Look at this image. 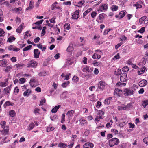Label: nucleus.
<instances>
[{
    "mask_svg": "<svg viewBox=\"0 0 148 148\" xmlns=\"http://www.w3.org/2000/svg\"><path fill=\"white\" fill-rule=\"evenodd\" d=\"M110 147H112L117 145L119 143V140L117 138H114L108 141Z\"/></svg>",
    "mask_w": 148,
    "mask_h": 148,
    "instance_id": "1",
    "label": "nucleus"
},
{
    "mask_svg": "<svg viewBox=\"0 0 148 148\" xmlns=\"http://www.w3.org/2000/svg\"><path fill=\"white\" fill-rule=\"evenodd\" d=\"M6 124V122L5 121H2L0 123V125L2 128L3 129V130L1 131V132L4 135H6L9 131L7 126H5Z\"/></svg>",
    "mask_w": 148,
    "mask_h": 148,
    "instance_id": "2",
    "label": "nucleus"
},
{
    "mask_svg": "<svg viewBox=\"0 0 148 148\" xmlns=\"http://www.w3.org/2000/svg\"><path fill=\"white\" fill-rule=\"evenodd\" d=\"M37 64L38 63L36 62L34 60H31L28 62L27 67L35 68L36 67Z\"/></svg>",
    "mask_w": 148,
    "mask_h": 148,
    "instance_id": "3",
    "label": "nucleus"
},
{
    "mask_svg": "<svg viewBox=\"0 0 148 148\" xmlns=\"http://www.w3.org/2000/svg\"><path fill=\"white\" fill-rule=\"evenodd\" d=\"M133 91L127 88H126L124 90V94L125 96H128L129 95H131L133 94Z\"/></svg>",
    "mask_w": 148,
    "mask_h": 148,
    "instance_id": "4",
    "label": "nucleus"
},
{
    "mask_svg": "<svg viewBox=\"0 0 148 148\" xmlns=\"http://www.w3.org/2000/svg\"><path fill=\"white\" fill-rule=\"evenodd\" d=\"M108 9V5L106 4H104L102 5L99 8L97 9L98 11H103L107 10Z\"/></svg>",
    "mask_w": 148,
    "mask_h": 148,
    "instance_id": "5",
    "label": "nucleus"
},
{
    "mask_svg": "<svg viewBox=\"0 0 148 148\" xmlns=\"http://www.w3.org/2000/svg\"><path fill=\"white\" fill-rule=\"evenodd\" d=\"M105 85V83L102 81H100L98 84V88L99 89L103 90L104 88Z\"/></svg>",
    "mask_w": 148,
    "mask_h": 148,
    "instance_id": "6",
    "label": "nucleus"
},
{
    "mask_svg": "<svg viewBox=\"0 0 148 148\" xmlns=\"http://www.w3.org/2000/svg\"><path fill=\"white\" fill-rule=\"evenodd\" d=\"M120 79L121 82H125L127 80V77L126 73L122 74L120 77Z\"/></svg>",
    "mask_w": 148,
    "mask_h": 148,
    "instance_id": "7",
    "label": "nucleus"
},
{
    "mask_svg": "<svg viewBox=\"0 0 148 148\" xmlns=\"http://www.w3.org/2000/svg\"><path fill=\"white\" fill-rule=\"evenodd\" d=\"M84 148H92L93 147V144L91 143H87L83 145Z\"/></svg>",
    "mask_w": 148,
    "mask_h": 148,
    "instance_id": "8",
    "label": "nucleus"
},
{
    "mask_svg": "<svg viewBox=\"0 0 148 148\" xmlns=\"http://www.w3.org/2000/svg\"><path fill=\"white\" fill-rule=\"evenodd\" d=\"M34 57L35 58H38L39 57L40 54V52L39 51V50L38 49H35L34 51Z\"/></svg>",
    "mask_w": 148,
    "mask_h": 148,
    "instance_id": "9",
    "label": "nucleus"
},
{
    "mask_svg": "<svg viewBox=\"0 0 148 148\" xmlns=\"http://www.w3.org/2000/svg\"><path fill=\"white\" fill-rule=\"evenodd\" d=\"M147 83V81L145 79L140 81L139 83V85L140 87H144L145 86Z\"/></svg>",
    "mask_w": 148,
    "mask_h": 148,
    "instance_id": "10",
    "label": "nucleus"
},
{
    "mask_svg": "<svg viewBox=\"0 0 148 148\" xmlns=\"http://www.w3.org/2000/svg\"><path fill=\"white\" fill-rule=\"evenodd\" d=\"M7 61L5 59L0 60V65L2 67H5L7 66Z\"/></svg>",
    "mask_w": 148,
    "mask_h": 148,
    "instance_id": "11",
    "label": "nucleus"
},
{
    "mask_svg": "<svg viewBox=\"0 0 148 148\" xmlns=\"http://www.w3.org/2000/svg\"><path fill=\"white\" fill-rule=\"evenodd\" d=\"M11 86H9L5 88L4 89L5 93L6 94H8L9 93L11 90Z\"/></svg>",
    "mask_w": 148,
    "mask_h": 148,
    "instance_id": "12",
    "label": "nucleus"
},
{
    "mask_svg": "<svg viewBox=\"0 0 148 148\" xmlns=\"http://www.w3.org/2000/svg\"><path fill=\"white\" fill-rule=\"evenodd\" d=\"M143 3L142 1L140 0L138 1L137 3L134 4V5L137 8H140L142 7L141 4Z\"/></svg>",
    "mask_w": 148,
    "mask_h": 148,
    "instance_id": "13",
    "label": "nucleus"
},
{
    "mask_svg": "<svg viewBox=\"0 0 148 148\" xmlns=\"http://www.w3.org/2000/svg\"><path fill=\"white\" fill-rule=\"evenodd\" d=\"M125 11H121L119 14V17L120 19L122 18L125 15Z\"/></svg>",
    "mask_w": 148,
    "mask_h": 148,
    "instance_id": "14",
    "label": "nucleus"
},
{
    "mask_svg": "<svg viewBox=\"0 0 148 148\" xmlns=\"http://www.w3.org/2000/svg\"><path fill=\"white\" fill-rule=\"evenodd\" d=\"M92 70L91 68L89 70V67L88 66H86L85 68H83L82 69V71L85 72H86L88 71L91 72Z\"/></svg>",
    "mask_w": 148,
    "mask_h": 148,
    "instance_id": "15",
    "label": "nucleus"
},
{
    "mask_svg": "<svg viewBox=\"0 0 148 148\" xmlns=\"http://www.w3.org/2000/svg\"><path fill=\"white\" fill-rule=\"evenodd\" d=\"M60 107V105H58L55 106L54 108L52 109L51 110L52 112L54 113H56L57 111L59 108Z\"/></svg>",
    "mask_w": 148,
    "mask_h": 148,
    "instance_id": "16",
    "label": "nucleus"
},
{
    "mask_svg": "<svg viewBox=\"0 0 148 148\" xmlns=\"http://www.w3.org/2000/svg\"><path fill=\"white\" fill-rule=\"evenodd\" d=\"M112 99V98L110 97L108 98L105 100L104 103L105 104L108 105L110 103L111 100Z\"/></svg>",
    "mask_w": 148,
    "mask_h": 148,
    "instance_id": "17",
    "label": "nucleus"
},
{
    "mask_svg": "<svg viewBox=\"0 0 148 148\" xmlns=\"http://www.w3.org/2000/svg\"><path fill=\"white\" fill-rule=\"evenodd\" d=\"M74 113V111L73 110H71L68 111L66 114L68 117H71L73 116V114Z\"/></svg>",
    "mask_w": 148,
    "mask_h": 148,
    "instance_id": "18",
    "label": "nucleus"
},
{
    "mask_svg": "<svg viewBox=\"0 0 148 148\" xmlns=\"http://www.w3.org/2000/svg\"><path fill=\"white\" fill-rule=\"evenodd\" d=\"M142 105L143 107L145 108L146 106L148 105V100H146L142 101Z\"/></svg>",
    "mask_w": 148,
    "mask_h": 148,
    "instance_id": "19",
    "label": "nucleus"
},
{
    "mask_svg": "<svg viewBox=\"0 0 148 148\" xmlns=\"http://www.w3.org/2000/svg\"><path fill=\"white\" fill-rule=\"evenodd\" d=\"M14 103H10V101H7L5 103L4 105V108H5L6 106H9L10 105L11 106H13Z\"/></svg>",
    "mask_w": 148,
    "mask_h": 148,
    "instance_id": "20",
    "label": "nucleus"
},
{
    "mask_svg": "<svg viewBox=\"0 0 148 148\" xmlns=\"http://www.w3.org/2000/svg\"><path fill=\"white\" fill-rule=\"evenodd\" d=\"M67 146V145L62 143H60L58 144L59 147L61 148H66Z\"/></svg>",
    "mask_w": 148,
    "mask_h": 148,
    "instance_id": "21",
    "label": "nucleus"
},
{
    "mask_svg": "<svg viewBox=\"0 0 148 148\" xmlns=\"http://www.w3.org/2000/svg\"><path fill=\"white\" fill-rule=\"evenodd\" d=\"M15 39L16 38H15V37H14L10 36L8 38L7 40V42H11L13 41H14Z\"/></svg>",
    "mask_w": 148,
    "mask_h": 148,
    "instance_id": "22",
    "label": "nucleus"
},
{
    "mask_svg": "<svg viewBox=\"0 0 148 148\" xmlns=\"http://www.w3.org/2000/svg\"><path fill=\"white\" fill-rule=\"evenodd\" d=\"M31 92V91L29 89L27 90L24 92L23 95L25 96H28Z\"/></svg>",
    "mask_w": 148,
    "mask_h": 148,
    "instance_id": "23",
    "label": "nucleus"
},
{
    "mask_svg": "<svg viewBox=\"0 0 148 148\" xmlns=\"http://www.w3.org/2000/svg\"><path fill=\"white\" fill-rule=\"evenodd\" d=\"M7 81H6L5 82H0V86L2 87H4L7 85Z\"/></svg>",
    "mask_w": 148,
    "mask_h": 148,
    "instance_id": "24",
    "label": "nucleus"
},
{
    "mask_svg": "<svg viewBox=\"0 0 148 148\" xmlns=\"http://www.w3.org/2000/svg\"><path fill=\"white\" fill-rule=\"evenodd\" d=\"M147 17L146 16H144L141 17L139 20V22L140 24H142L146 18Z\"/></svg>",
    "mask_w": 148,
    "mask_h": 148,
    "instance_id": "25",
    "label": "nucleus"
},
{
    "mask_svg": "<svg viewBox=\"0 0 148 148\" xmlns=\"http://www.w3.org/2000/svg\"><path fill=\"white\" fill-rule=\"evenodd\" d=\"M101 57V56L100 55L94 53L92 56V58L94 59L98 58V59L100 58Z\"/></svg>",
    "mask_w": 148,
    "mask_h": 148,
    "instance_id": "26",
    "label": "nucleus"
},
{
    "mask_svg": "<svg viewBox=\"0 0 148 148\" xmlns=\"http://www.w3.org/2000/svg\"><path fill=\"white\" fill-rule=\"evenodd\" d=\"M15 114V112L13 110H11L9 112V115L12 117H14Z\"/></svg>",
    "mask_w": 148,
    "mask_h": 148,
    "instance_id": "27",
    "label": "nucleus"
},
{
    "mask_svg": "<svg viewBox=\"0 0 148 148\" xmlns=\"http://www.w3.org/2000/svg\"><path fill=\"white\" fill-rule=\"evenodd\" d=\"M118 6L115 5H113L111 8V9L112 11H116L118 9Z\"/></svg>",
    "mask_w": 148,
    "mask_h": 148,
    "instance_id": "28",
    "label": "nucleus"
},
{
    "mask_svg": "<svg viewBox=\"0 0 148 148\" xmlns=\"http://www.w3.org/2000/svg\"><path fill=\"white\" fill-rule=\"evenodd\" d=\"M127 123V122L125 120H124L123 121H122L121 123H120L119 124V126L120 127H122Z\"/></svg>",
    "mask_w": 148,
    "mask_h": 148,
    "instance_id": "29",
    "label": "nucleus"
},
{
    "mask_svg": "<svg viewBox=\"0 0 148 148\" xmlns=\"http://www.w3.org/2000/svg\"><path fill=\"white\" fill-rule=\"evenodd\" d=\"M92 10L91 8H89L86 11L84 12L83 13V16L84 17L88 13L90 12Z\"/></svg>",
    "mask_w": 148,
    "mask_h": 148,
    "instance_id": "30",
    "label": "nucleus"
},
{
    "mask_svg": "<svg viewBox=\"0 0 148 148\" xmlns=\"http://www.w3.org/2000/svg\"><path fill=\"white\" fill-rule=\"evenodd\" d=\"M84 3V1H81L77 3V5H76V6L79 7H81Z\"/></svg>",
    "mask_w": 148,
    "mask_h": 148,
    "instance_id": "31",
    "label": "nucleus"
},
{
    "mask_svg": "<svg viewBox=\"0 0 148 148\" xmlns=\"http://www.w3.org/2000/svg\"><path fill=\"white\" fill-rule=\"evenodd\" d=\"M121 70L120 69H117V71L115 72V74L116 75H121Z\"/></svg>",
    "mask_w": 148,
    "mask_h": 148,
    "instance_id": "32",
    "label": "nucleus"
},
{
    "mask_svg": "<svg viewBox=\"0 0 148 148\" xmlns=\"http://www.w3.org/2000/svg\"><path fill=\"white\" fill-rule=\"evenodd\" d=\"M32 47V46L31 45L28 46L27 47L24 48L23 49V51H27V50H29V49H30Z\"/></svg>",
    "mask_w": 148,
    "mask_h": 148,
    "instance_id": "33",
    "label": "nucleus"
},
{
    "mask_svg": "<svg viewBox=\"0 0 148 148\" xmlns=\"http://www.w3.org/2000/svg\"><path fill=\"white\" fill-rule=\"evenodd\" d=\"M23 29V27H19L18 28L16 29V32L18 33H21L22 29Z\"/></svg>",
    "mask_w": 148,
    "mask_h": 148,
    "instance_id": "34",
    "label": "nucleus"
},
{
    "mask_svg": "<svg viewBox=\"0 0 148 148\" xmlns=\"http://www.w3.org/2000/svg\"><path fill=\"white\" fill-rule=\"evenodd\" d=\"M80 123L82 125L85 123L86 122V121L83 118H81L80 120Z\"/></svg>",
    "mask_w": 148,
    "mask_h": 148,
    "instance_id": "35",
    "label": "nucleus"
},
{
    "mask_svg": "<svg viewBox=\"0 0 148 148\" xmlns=\"http://www.w3.org/2000/svg\"><path fill=\"white\" fill-rule=\"evenodd\" d=\"M69 84V81L63 83L62 84V86L63 88L66 87Z\"/></svg>",
    "mask_w": 148,
    "mask_h": 148,
    "instance_id": "36",
    "label": "nucleus"
},
{
    "mask_svg": "<svg viewBox=\"0 0 148 148\" xmlns=\"http://www.w3.org/2000/svg\"><path fill=\"white\" fill-rule=\"evenodd\" d=\"M93 65L95 66H101L102 65V64L101 62H94L93 63Z\"/></svg>",
    "mask_w": 148,
    "mask_h": 148,
    "instance_id": "37",
    "label": "nucleus"
},
{
    "mask_svg": "<svg viewBox=\"0 0 148 148\" xmlns=\"http://www.w3.org/2000/svg\"><path fill=\"white\" fill-rule=\"evenodd\" d=\"M54 128L52 127H49L47 128L46 131L47 132H49L51 131H53L54 130Z\"/></svg>",
    "mask_w": 148,
    "mask_h": 148,
    "instance_id": "38",
    "label": "nucleus"
},
{
    "mask_svg": "<svg viewBox=\"0 0 148 148\" xmlns=\"http://www.w3.org/2000/svg\"><path fill=\"white\" fill-rule=\"evenodd\" d=\"M64 27L65 29L69 30L70 28V25L69 24H65L64 26Z\"/></svg>",
    "mask_w": 148,
    "mask_h": 148,
    "instance_id": "39",
    "label": "nucleus"
},
{
    "mask_svg": "<svg viewBox=\"0 0 148 148\" xmlns=\"http://www.w3.org/2000/svg\"><path fill=\"white\" fill-rule=\"evenodd\" d=\"M129 69L127 66H125L122 69V70L124 72H127L129 71Z\"/></svg>",
    "mask_w": 148,
    "mask_h": 148,
    "instance_id": "40",
    "label": "nucleus"
},
{
    "mask_svg": "<svg viewBox=\"0 0 148 148\" xmlns=\"http://www.w3.org/2000/svg\"><path fill=\"white\" fill-rule=\"evenodd\" d=\"M34 125L33 123H31L29 126V130H32L34 127Z\"/></svg>",
    "mask_w": 148,
    "mask_h": 148,
    "instance_id": "41",
    "label": "nucleus"
},
{
    "mask_svg": "<svg viewBox=\"0 0 148 148\" xmlns=\"http://www.w3.org/2000/svg\"><path fill=\"white\" fill-rule=\"evenodd\" d=\"M79 18V16L73 14L72 16V18L74 19H77Z\"/></svg>",
    "mask_w": 148,
    "mask_h": 148,
    "instance_id": "42",
    "label": "nucleus"
},
{
    "mask_svg": "<svg viewBox=\"0 0 148 148\" xmlns=\"http://www.w3.org/2000/svg\"><path fill=\"white\" fill-rule=\"evenodd\" d=\"M145 27H142L138 31V32L141 33H143L145 32Z\"/></svg>",
    "mask_w": 148,
    "mask_h": 148,
    "instance_id": "43",
    "label": "nucleus"
},
{
    "mask_svg": "<svg viewBox=\"0 0 148 148\" xmlns=\"http://www.w3.org/2000/svg\"><path fill=\"white\" fill-rule=\"evenodd\" d=\"M5 32L3 29L0 28V36H3V34H4Z\"/></svg>",
    "mask_w": 148,
    "mask_h": 148,
    "instance_id": "44",
    "label": "nucleus"
},
{
    "mask_svg": "<svg viewBox=\"0 0 148 148\" xmlns=\"http://www.w3.org/2000/svg\"><path fill=\"white\" fill-rule=\"evenodd\" d=\"M118 109L119 110H126V107L125 106H119L118 107Z\"/></svg>",
    "mask_w": 148,
    "mask_h": 148,
    "instance_id": "45",
    "label": "nucleus"
},
{
    "mask_svg": "<svg viewBox=\"0 0 148 148\" xmlns=\"http://www.w3.org/2000/svg\"><path fill=\"white\" fill-rule=\"evenodd\" d=\"M56 17H53L51 19L49 20L50 22L51 23H56L55 19H56Z\"/></svg>",
    "mask_w": 148,
    "mask_h": 148,
    "instance_id": "46",
    "label": "nucleus"
},
{
    "mask_svg": "<svg viewBox=\"0 0 148 148\" xmlns=\"http://www.w3.org/2000/svg\"><path fill=\"white\" fill-rule=\"evenodd\" d=\"M133 59H131L127 61V64H128L131 65L133 64L132 63V60Z\"/></svg>",
    "mask_w": 148,
    "mask_h": 148,
    "instance_id": "47",
    "label": "nucleus"
},
{
    "mask_svg": "<svg viewBox=\"0 0 148 148\" xmlns=\"http://www.w3.org/2000/svg\"><path fill=\"white\" fill-rule=\"evenodd\" d=\"M79 80V78L76 76H74L73 78V80L75 82H77Z\"/></svg>",
    "mask_w": 148,
    "mask_h": 148,
    "instance_id": "48",
    "label": "nucleus"
},
{
    "mask_svg": "<svg viewBox=\"0 0 148 148\" xmlns=\"http://www.w3.org/2000/svg\"><path fill=\"white\" fill-rule=\"evenodd\" d=\"M44 20H40L39 21H37L36 22H35L34 23V24L35 25H40L43 22V21Z\"/></svg>",
    "mask_w": 148,
    "mask_h": 148,
    "instance_id": "49",
    "label": "nucleus"
},
{
    "mask_svg": "<svg viewBox=\"0 0 148 148\" xmlns=\"http://www.w3.org/2000/svg\"><path fill=\"white\" fill-rule=\"evenodd\" d=\"M66 63L68 65H71L73 64V63L72 62L71 60V59L67 60Z\"/></svg>",
    "mask_w": 148,
    "mask_h": 148,
    "instance_id": "50",
    "label": "nucleus"
},
{
    "mask_svg": "<svg viewBox=\"0 0 148 148\" xmlns=\"http://www.w3.org/2000/svg\"><path fill=\"white\" fill-rule=\"evenodd\" d=\"M132 107V103H130L128 104L126 106H125L126 107V110L128 109L129 108H131Z\"/></svg>",
    "mask_w": 148,
    "mask_h": 148,
    "instance_id": "51",
    "label": "nucleus"
},
{
    "mask_svg": "<svg viewBox=\"0 0 148 148\" xmlns=\"http://www.w3.org/2000/svg\"><path fill=\"white\" fill-rule=\"evenodd\" d=\"M45 99L44 98L42 99L41 101H40V106H42L43 105V104L45 103Z\"/></svg>",
    "mask_w": 148,
    "mask_h": 148,
    "instance_id": "52",
    "label": "nucleus"
},
{
    "mask_svg": "<svg viewBox=\"0 0 148 148\" xmlns=\"http://www.w3.org/2000/svg\"><path fill=\"white\" fill-rule=\"evenodd\" d=\"M15 21L16 23H19L21 22V19L18 17L16 18Z\"/></svg>",
    "mask_w": 148,
    "mask_h": 148,
    "instance_id": "53",
    "label": "nucleus"
},
{
    "mask_svg": "<svg viewBox=\"0 0 148 148\" xmlns=\"http://www.w3.org/2000/svg\"><path fill=\"white\" fill-rule=\"evenodd\" d=\"M38 75L40 76H44L46 75V73L45 72H42L39 73Z\"/></svg>",
    "mask_w": 148,
    "mask_h": 148,
    "instance_id": "54",
    "label": "nucleus"
},
{
    "mask_svg": "<svg viewBox=\"0 0 148 148\" xmlns=\"http://www.w3.org/2000/svg\"><path fill=\"white\" fill-rule=\"evenodd\" d=\"M143 142L144 143L147 144H148V137H145L144 139H143Z\"/></svg>",
    "mask_w": 148,
    "mask_h": 148,
    "instance_id": "55",
    "label": "nucleus"
},
{
    "mask_svg": "<svg viewBox=\"0 0 148 148\" xmlns=\"http://www.w3.org/2000/svg\"><path fill=\"white\" fill-rule=\"evenodd\" d=\"M73 50V48L71 46H69L67 49V51L68 52H70Z\"/></svg>",
    "mask_w": 148,
    "mask_h": 148,
    "instance_id": "56",
    "label": "nucleus"
},
{
    "mask_svg": "<svg viewBox=\"0 0 148 148\" xmlns=\"http://www.w3.org/2000/svg\"><path fill=\"white\" fill-rule=\"evenodd\" d=\"M12 69V67L10 66H7L6 69H5V71L8 72L11 69Z\"/></svg>",
    "mask_w": 148,
    "mask_h": 148,
    "instance_id": "57",
    "label": "nucleus"
},
{
    "mask_svg": "<svg viewBox=\"0 0 148 148\" xmlns=\"http://www.w3.org/2000/svg\"><path fill=\"white\" fill-rule=\"evenodd\" d=\"M40 110L37 108H35L34 109V114H36V113H39L38 112Z\"/></svg>",
    "mask_w": 148,
    "mask_h": 148,
    "instance_id": "58",
    "label": "nucleus"
},
{
    "mask_svg": "<svg viewBox=\"0 0 148 148\" xmlns=\"http://www.w3.org/2000/svg\"><path fill=\"white\" fill-rule=\"evenodd\" d=\"M15 66H16L17 68H18L21 66H24V64H16Z\"/></svg>",
    "mask_w": 148,
    "mask_h": 148,
    "instance_id": "59",
    "label": "nucleus"
},
{
    "mask_svg": "<svg viewBox=\"0 0 148 148\" xmlns=\"http://www.w3.org/2000/svg\"><path fill=\"white\" fill-rule=\"evenodd\" d=\"M19 80L21 84L24 83L25 82V79L24 78H21Z\"/></svg>",
    "mask_w": 148,
    "mask_h": 148,
    "instance_id": "60",
    "label": "nucleus"
},
{
    "mask_svg": "<svg viewBox=\"0 0 148 148\" xmlns=\"http://www.w3.org/2000/svg\"><path fill=\"white\" fill-rule=\"evenodd\" d=\"M34 5V3L32 1H31L29 4V6H32L33 8Z\"/></svg>",
    "mask_w": 148,
    "mask_h": 148,
    "instance_id": "61",
    "label": "nucleus"
},
{
    "mask_svg": "<svg viewBox=\"0 0 148 148\" xmlns=\"http://www.w3.org/2000/svg\"><path fill=\"white\" fill-rule=\"evenodd\" d=\"M120 58V56H119V53H117V54L116 55H115L113 58V59H119Z\"/></svg>",
    "mask_w": 148,
    "mask_h": 148,
    "instance_id": "62",
    "label": "nucleus"
},
{
    "mask_svg": "<svg viewBox=\"0 0 148 148\" xmlns=\"http://www.w3.org/2000/svg\"><path fill=\"white\" fill-rule=\"evenodd\" d=\"M97 13L95 12H92L91 14V16L93 18H94L96 15Z\"/></svg>",
    "mask_w": 148,
    "mask_h": 148,
    "instance_id": "63",
    "label": "nucleus"
},
{
    "mask_svg": "<svg viewBox=\"0 0 148 148\" xmlns=\"http://www.w3.org/2000/svg\"><path fill=\"white\" fill-rule=\"evenodd\" d=\"M101 105V103L100 101H98L96 105V107L97 108H99L100 106Z\"/></svg>",
    "mask_w": 148,
    "mask_h": 148,
    "instance_id": "64",
    "label": "nucleus"
}]
</instances>
